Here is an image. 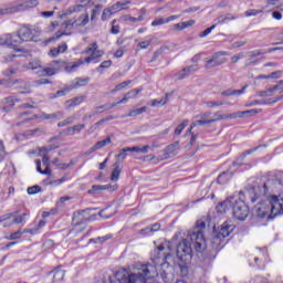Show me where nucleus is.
Instances as JSON below:
<instances>
[{"label":"nucleus","mask_w":283,"mask_h":283,"mask_svg":"<svg viewBox=\"0 0 283 283\" xmlns=\"http://www.w3.org/2000/svg\"><path fill=\"white\" fill-rule=\"evenodd\" d=\"M263 196L261 201L256 205L255 213L258 218H268V220H273L277 216L283 213V195H272L266 196V185H263Z\"/></svg>","instance_id":"obj_1"},{"label":"nucleus","mask_w":283,"mask_h":283,"mask_svg":"<svg viewBox=\"0 0 283 283\" xmlns=\"http://www.w3.org/2000/svg\"><path fill=\"white\" fill-rule=\"evenodd\" d=\"M255 114H258V112L255 109L241 111V112H237V113H232V114H228V115H223L220 112H218V113H216V118L214 119H209V120L198 119V120H195L191 124L190 128L188 129V134H191V129H193V127L211 125V123H216V120H229V119H233V118H249L251 116H255Z\"/></svg>","instance_id":"obj_2"},{"label":"nucleus","mask_w":283,"mask_h":283,"mask_svg":"<svg viewBox=\"0 0 283 283\" xmlns=\"http://www.w3.org/2000/svg\"><path fill=\"white\" fill-rule=\"evenodd\" d=\"M81 65H83L82 60H78L70 64H65V61L63 60H56V61H52L48 67H44L42 70V74H45V76H54V74H59V72H61L63 67L65 72L70 73V72H74L76 67H81Z\"/></svg>","instance_id":"obj_3"},{"label":"nucleus","mask_w":283,"mask_h":283,"mask_svg":"<svg viewBox=\"0 0 283 283\" xmlns=\"http://www.w3.org/2000/svg\"><path fill=\"white\" fill-rule=\"evenodd\" d=\"M191 247L196 249V245L191 242V239H189V234L177 245V258L180 262L179 266L181 271H185L188 262H191Z\"/></svg>","instance_id":"obj_4"},{"label":"nucleus","mask_w":283,"mask_h":283,"mask_svg":"<svg viewBox=\"0 0 283 283\" xmlns=\"http://www.w3.org/2000/svg\"><path fill=\"white\" fill-rule=\"evenodd\" d=\"M207 228V223L205 221H197L196 228L188 232V238L195 244V250L197 252H201L202 249H206L207 243L205 242L203 231Z\"/></svg>","instance_id":"obj_5"},{"label":"nucleus","mask_w":283,"mask_h":283,"mask_svg":"<svg viewBox=\"0 0 283 283\" xmlns=\"http://www.w3.org/2000/svg\"><path fill=\"white\" fill-rule=\"evenodd\" d=\"M165 251H171V245H170L169 241H161L157 245V248L151 252V260L155 264L151 266H154L156 269L157 264H159L158 261H160V260H161L160 266H163V269H165V266H167V260H169L171 254L167 253Z\"/></svg>","instance_id":"obj_6"},{"label":"nucleus","mask_w":283,"mask_h":283,"mask_svg":"<svg viewBox=\"0 0 283 283\" xmlns=\"http://www.w3.org/2000/svg\"><path fill=\"white\" fill-rule=\"evenodd\" d=\"M235 230V226L229 222H224L218 232H214L212 235L211 244L213 249H218L222 247V242H224V238H229L231 233Z\"/></svg>","instance_id":"obj_7"},{"label":"nucleus","mask_w":283,"mask_h":283,"mask_svg":"<svg viewBox=\"0 0 283 283\" xmlns=\"http://www.w3.org/2000/svg\"><path fill=\"white\" fill-rule=\"evenodd\" d=\"M239 199L232 197V213L237 220H247L249 217V206L242 199L243 192H239Z\"/></svg>","instance_id":"obj_8"},{"label":"nucleus","mask_w":283,"mask_h":283,"mask_svg":"<svg viewBox=\"0 0 283 283\" xmlns=\"http://www.w3.org/2000/svg\"><path fill=\"white\" fill-rule=\"evenodd\" d=\"M36 6H39V0H25L24 2L0 9V14H14V12H23L24 10H30V8H36Z\"/></svg>","instance_id":"obj_9"},{"label":"nucleus","mask_w":283,"mask_h":283,"mask_svg":"<svg viewBox=\"0 0 283 283\" xmlns=\"http://www.w3.org/2000/svg\"><path fill=\"white\" fill-rule=\"evenodd\" d=\"M82 54H88L83 63H96V61L105 54V51L98 49L97 42H93L82 52Z\"/></svg>","instance_id":"obj_10"},{"label":"nucleus","mask_w":283,"mask_h":283,"mask_svg":"<svg viewBox=\"0 0 283 283\" xmlns=\"http://www.w3.org/2000/svg\"><path fill=\"white\" fill-rule=\"evenodd\" d=\"M14 39L15 41H20V44L23 43L24 41H32L33 39L32 29H30L29 27L20 28V30H18V32L14 33Z\"/></svg>","instance_id":"obj_11"},{"label":"nucleus","mask_w":283,"mask_h":283,"mask_svg":"<svg viewBox=\"0 0 283 283\" xmlns=\"http://www.w3.org/2000/svg\"><path fill=\"white\" fill-rule=\"evenodd\" d=\"M14 33H7L0 35V45H7L8 48H19L21 41L14 39Z\"/></svg>","instance_id":"obj_12"},{"label":"nucleus","mask_w":283,"mask_h":283,"mask_svg":"<svg viewBox=\"0 0 283 283\" xmlns=\"http://www.w3.org/2000/svg\"><path fill=\"white\" fill-rule=\"evenodd\" d=\"M90 222V210H81L73 214V224L76 227Z\"/></svg>","instance_id":"obj_13"},{"label":"nucleus","mask_w":283,"mask_h":283,"mask_svg":"<svg viewBox=\"0 0 283 283\" xmlns=\"http://www.w3.org/2000/svg\"><path fill=\"white\" fill-rule=\"evenodd\" d=\"M87 23H90V14H86L85 17H83L82 22H77L74 19L67 20L64 23V28L65 30H73V28H83L87 25Z\"/></svg>","instance_id":"obj_14"},{"label":"nucleus","mask_w":283,"mask_h":283,"mask_svg":"<svg viewBox=\"0 0 283 283\" xmlns=\"http://www.w3.org/2000/svg\"><path fill=\"white\" fill-rule=\"evenodd\" d=\"M178 151H180V142L170 144L164 149L165 160H167V158H174V156H177Z\"/></svg>","instance_id":"obj_15"},{"label":"nucleus","mask_w":283,"mask_h":283,"mask_svg":"<svg viewBox=\"0 0 283 283\" xmlns=\"http://www.w3.org/2000/svg\"><path fill=\"white\" fill-rule=\"evenodd\" d=\"M167 269V270H165ZM174 268L169 266V263H166L165 268L161 266L160 270V275H161V280L165 283H171L174 282Z\"/></svg>","instance_id":"obj_16"},{"label":"nucleus","mask_w":283,"mask_h":283,"mask_svg":"<svg viewBox=\"0 0 283 283\" xmlns=\"http://www.w3.org/2000/svg\"><path fill=\"white\" fill-rule=\"evenodd\" d=\"M116 189H118V185H94L92 186V188L88 190V193L94 195V193H98L99 191H116Z\"/></svg>","instance_id":"obj_17"},{"label":"nucleus","mask_w":283,"mask_h":283,"mask_svg":"<svg viewBox=\"0 0 283 283\" xmlns=\"http://www.w3.org/2000/svg\"><path fill=\"white\" fill-rule=\"evenodd\" d=\"M200 69L198 67V64H193L190 66H187L186 69H184L182 71H180L177 74V78L179 81H182L184 78H187V76L195 74V72H198Z\"/></svg>","instance_id":"obj_18"},{"label":"nucleus","mask_w":283,"mask_h":283,"mask_svg":"<svg viewBox=\"0 0 283 283\" xmlns=\"http://www.w3.org/2000/svg\"><path fill=\"white\" fill-rule=\"evenodd\" d=\"M17 213H19V211H14V212H10V213H6V214L1 216L0 224L2 223V227L4 229H8V227H12V224H14V220L12 218H14V216H17Z\"/></svg>","instance_id":"obj_19"},{"label":"nucleus","mask_w":283,"mask_h":283,"mask_svg":"<svg viewBox=\"0 0 283 283\" xmlns=\"http://www.w3.org/2000/svg\"><path fill=\"white\" fill-rule=\"evenodd\" d=\"M90 84V77H76L69 85V90H78V87H85Z\"/></svg>","instance_id":"obj_20"},{"label":"nucleus","mask_w":283,"mask_h":283,"mask_svg":"<svg viewBox=\"0 0 283 283\" xmlns=\"http://www.w3.org/2000/svg\"><path fill=\"white\" fill-rule=\"evenodd\" d=\"M14 85H19L18 87L20 90H25L24 94H30L32 92V91H30V83L24 82L21 78L9 81V87H14Z\"/></svg>","instance_id":"obj_21"},{"label":"nucleus","mask_w":283,"mask_h":283,"mask_svg":"<svg viewBox=\"0 0 283 283\" xmlns=\"http://www.w3.org/2000/svg\"><path fill=\"white\" fill-rule=\"evenodd\" d=\"M85 98H87L85 95L77 96L66 101L64 105L66 109H72V107H78V105L83 104L85 102Z\"/></svg>","instance_id":"obj_22"},{"label":"nucleus","mask_w":283,"mask_h":283,"mask_svg":"<svg viewBox=\"0 0 283 283\" xmlns=\"http://www.w3.org/2000/svg\"><path fill=\"white\" fill-rule=\"evenodd\" d=\"M63 116H65V114L61 111H57L52 114L42 113L40 118H42L43 120H61Z\"/></svg>","instance_id":"obj_23"},{"label":"nucleus","mask_w":283,"mask_h":283,"mask_svg":"<svg viewBox=\"0 0 283 283\" xmlns=\"http://www.w3.org/2000/svg\"><path fill=\"white\" fill-rule=\"evenodd\" d=\"M231 205H233V197L228 198L227 200L217 206L218 213H227Z\"/></svg>","instance_id":"obj_24"},{"label":"nucleus","mask_w":283,"mask_h":283,"mask_svg":"<svg viewBox=\"0 0 283 283\" xmlns=\"http://www.w3.org/2000/svg\"><path fill=\"white\" fill-rule=\"evenodd\" d=\"M227 52L224 51H219L217 53H214L211 57L214 61V63H217V65H224V63H227Z\"/></svg>","instance_id":"obj_25"},{"label":"nucleus","mask_w":283,"mask_h":283,"mask_svg":"<svg viewBox=\"0 0 283 283\" xmlns=\"http://www.w3.org/2000/svg\"><path fill=\"white\" fill-rule=\"evenodd\" d=\"M282 10L283 4L280 3V0H266V4L262 8V10Z\"/></svg>","instance_id":"obj_26"},{"label":"nucleus","mask_w":283,"mask_h":283,"mask_svg":"<svg viewBox=\"0 0 283 283\" xmlns=\"http://www.w3.org/2000/svg\"><path fill=\"white\" fill-rule=\"evenodd\" d=\"M231 178H233V174L231 171H223L222 174H220L217 178V182L219 185H227V182H229V180H231Z\"/></svg>","instance_id":"obj_27"},{"label":"nucleus","mask_w":283,"mask_h":283,"mask_svg":"<svg viewBox=\"0 0 283 283\" xmlns=\"http://www.w3.org/2000/svg\"><path fill=\"white\" fill-rule=\"evenodd\" d=\"M249 85H244L241 90H227L222 92V96H242Z\"/></svg>","instance_id":"obj_28"},{"label":"nucleus","mask_w":283,"mask_h":283,"mask_svg":"<svg viewBox=\"0 0 283 283\" xmlns=\"http://www.w3.org/2000/svg\"><path fill=\"white\" fill-rule=\"evenodd\" d=\"M112 143V137L107 136L105 139L97 142L91 149V151H98L103 147H107Z\"/></svg>","instance_id":"obj_29"},{"label":"nucleus","mask_w":283,"mask_h":283,"mask_svg":"<svg viewBox=\"0 0 283 283\" xmlns=\"http://www.w3.org/2000/svg\"><path fill=\"white\" fill-rule=\"evenodd\" d=\"M283 92V81H281L277 85H275L274 87H271L269 90L265 91V97L266 96H273L274 94H282Z\"/></svg>","instance_id":"obj_30"},{"label":"nucleus","mask_w":283,"mask_h":283,"mask_svg":"<svg viewBox=\"0 0 283 283\" xmlns=\"http://www.w3.org/2000/svg\"><path fill=\"white\" fill-rule=\"evenodd\" d=\"M132 3V1L126 0L124 2H116L115 4H113L111 8L113 10V12H120L123 10H126L125 6H129Z\"/></svg>","instance_id":"obj_31"},{"label":"nucleus","mask_w":283,"mask_h":283,"mask_svg":"<svg viewBox=\"0 0 283 283\" xmlns=\"http://www.w3.org/2000/svg\"><path fill=\"white\" fill-rule=\"evenodd\" d=\"M63 277H65V271L59 268L53 271V282H63Z\"/></svg>","instance_id":"obj_32"},{"label":"nucleus","mask_w":283,"mask_h":283,"mask_svg":"<svg viewBox=\"0 0 283 283\" xmlns=\"http://www.w3.org/2000/svg\"><path fill=\"white\" fill-rule=\"evenodd\" d=\"M50 151H52V148H41L40 149V153L43 154L42 164L44 165V167L50 166V157H48V154H50Z\"/></svg>","instance_id":"obj_33"},{"label":"nucleus","mask_w":283,"mask_h":283,"mask_svg":"<svg viewBox=\"0 0 283 283\" xmlns=\"http://www.w3.org/2000/svg\"><path fill=\"white\" fill-rule=\"evenodd\" d=\"M84 129H85V124H78V125H74L72 127H69L67 132H69V134L74 136L75 134H81V132H83Z\"/></svg>","instance_id":"obj_34"},{"label":"nucleus","mask_w":283,"mask_h":283,"mask_svg":"<svg viewBox=\"0 0 283 283\" xmlns=\"http://www.w3.org/2000/svg\"><path fill=\"white\" fill-rule=\"evenodd\" d=\"M46 180H48L49 187H59L60 185H63V182L67 180V177L64 176L60 179L48 178Z\"/></svg>","instance_id":"obj_35"},{"label":"nucleus","mask_w":283,"mask_h":283,"mask_svg":"<svg viewBox=\"0 0 283 283\" xmlns=\"http://www.w3.org/2000/svg\"><path fill=\"white\" fill-rule=\"evenodd\" d=\"M247 196L250 198L252 205L258 202L262 196L258 195V191L255 189H250L247 191Z\"/></svg>","instance_id":"obj_36"},{"label":"nucleus","mask_w":283,"mask_h":283,"mask_svg":"<svg viewBox=\"0 0 283 283\" xmlns=\"http://www.w3.org/2000/svg\"><path fill=\"white\" fill-rule=\"evenodd\" d=\"M35 165H36V171H39V174H42L44 176H50L52 174V170L50 169V166H45L44 170L41 169V159H36Z\"/></svg>","instance_id":"obj_37"},{"label":"nucleus","mask_w":283,"mask_h":283,"mask_svg":"<svg viewBox=\"0 0 283 283\" xmlns=\"http://www.w3.org/2000/svg\"><path fill=\"white\" fill-rule=\"evenodd\" d=\"M112 14H116V12H114V10H112V7L111 8H105L102 12L101 20L102 21H109V19H112Z\"/></svg>","instance_id":"obj_38"},{"label":"nucleus","mask_w":283,"mask_h":283,"mask_svg":"<svg viewBox=\"0 0 283 283\" xmlns=\"http://www.w3.org/2000/svg\"><path fill=\"white\" fill-rule=\"evenodd\" d=\"M101 10H103V4H96L91 11V21H96L98 15L101 14Z\"/></svg>","instance_id":"obj_39"},{"label":"nucleus","mask_w":283,"mask_h":283,"mask_svg":"<svg viewBox=\"0 0 283 283\" xmlns=\"http://www.w3.org/2000/svg\"><path fill=\"white\" fill-rule=\"evenodd\" d=\"M107 120H112V117H105L98 120L97 123H95L93 126L90 127L88 129L90 134H94V132H96V129H98L101 125H103L104 123H107Z\"/></svg>","instance_id":"obj_40"},{"label":"nucleus","mask_w":283,"mask_h":283,"mask_svg":"<svg viewBox=\"0 0 283 283\" xmlns=\"http://www.w3.org/2000/svg\"><path fill=\"white\" fill-rule=\"evenodd\" d=\"M107 240H112V234H106L104 237L91 239L90 242H94L95 244H103V242H107Z\"/></svg>","instance_id":"obj_41"},{"label":"nucleus","mask_w":283,"mask_h":283,"mask_svg":"<svg viewBox=\"0 0 283 283\" xmlns=\"http://www.w3.org/2000/svg\"><path fill=\"white\" fill-rule=\"evenodd\" d=\"M189 125V120H184L181 124H179L175 129V136H180L185 129Z\"/></svg>","instance_id":"obj_42"},{"label":"nucleus","mask_w":283,"mask_h":283,"mask_svg":"<svg viewBox=\"0 0 283 283\" xmlns=\"http://www.w3.org/2000/svg\"><path fill=\"white\" fill-rule=\"evenodd\" d=\"M147 112V107L144 106L142 108L133 109L128 113L129 117L140 116V114H145Z\"/></svg>","instance_id":"obj_43"},{"label":"nucleus","mask_w":283,"mask_h":283,"mask_svg":"<svg viewBox=\"0 0 283 283\" xmlns=\"http://www.w3.org/2000/svg\"><path fill=\"white\" fill-rule=\"evenodd\" d=\"M75 120H76V117L70 116L66 119L59 122L57 127H65L67 125H72V123H74Z\"/></svg>","instance_id":"obj_44"},{"label":"nucleus","mask_w":283,"mask_h":283,"mask_svg":"<svg viewBox=\"0 0 283 283\" xmlns=\"http://www.w3.org/2000/svg\"><path fill=\"white\" fill-rule=\"evenodd\" d=\"M3 103L9 105V107H14V104L19 103V98L17 96H9L3 99Z\"/></svg>","instance_id":"obj_45"},{"label":"nucleus","mask_w":283,"mask_h":283,"mask_svg":"<svg viewBox=\"0 0 283 283\" xmlns=\"http://www.w3.org/2000/svg\"><path fill=\"white\" fill-rule=\"evenodd\" d=\"M25 218H28V213H22L20 217H17V214L14 217H12L13 219V224H23V222H25Z\"/></svg>","instance_id":"obj_46"},{"label":"nucleus","mask_w":283,"mask_h":283,"mask_svg":"<svg viewBox=\"0 0 283 283\" xmlns=\"http://www.w3.org/2000/svg\"><path fill=\"white\" fill-rule=\"evenodd\" d=\"M130 84H132V80L124 81V82L117 84L112 92L113 93L114 92H120V90H125V87H127V85H130Z\"/></svg>","instance_id":"obj_47"},{"label":"nucleus","mask_w":283,"mask_h":283,"mask_svg":"<svg viewBox=\"0 0 283 283\" xmlns=\"http://www.w3.org/2000/svg\"><path fill=\"white\" fill-rule=\"evenodd\" d=\"M218 62H216L213 60V57H211L210 60H207L206 63H205V70H213V67H218Z\"/></svg>","instance_id":"obj_48"},{"label":"nucleus","mask_w":283,"mask_h":283,"mask_svg":"<svg viewBox=\"0 0 283 283\" xmlns=\"http://www.w3.org/2000/svg\"><path fill=\"white\" fill-rule=\"evenodd\" d=\"M167 96H169V94H166L165 98L153 99L151 107H160V105H167Z\"/></svg>","instance_id":"obj_49"},{"label":"nucleus","mask_w":283,"mask_h":283,"mask_svg":"<svg viewBox=\"0 0 283 283\" xmlns=\"http://www.w3.org/2000/svg\"><path fill=\"white\" fill-rule=\"evenodd\" d=\"M140 92H143V88H133L128 91L126 95L128 99L132 101V98H136L137 94H140Z\"/></svg>","instance_id":"obj_50"},{"label":"nucleus","mask_w":283,"mask_h":283,"mask_svg":"<svg viewBox=\"0 0 283 283\" xmlns=\"http://www.w3.org/2000/svg\"><path fill=\"white\" fill-rule=\"evenodd\" d=\"M165 50H167V46H161L159 48L153 55L151 57V62L154 61H158V59H160V56H163V52H165Z\"/></svg>","instance_id":"obj_51"},{"label":"nucleus","mask_w":283,"mask_h":283,"mask_svg":"<svg viewBox=\"0 0 283 283\" xmlns=\"http://www.w3.org/2000/svg\"><path fill=\"white\" fill-rule=\"evenodd\" d=\"M118 178H120V169L118 168V166H116L114 169H113V172L111 175V180L113 182H116V180H118Z\"/></svg>","instance_id":"obj_52"},{"label":"nucleus","mask_w":283,"mask_h":283,"mask_svg":"<svg viewBox=\"0 0 283 283\" xmlns=\"http://www.w3.org/2000/svg\"><path fill=\"white\" fill-rule=\"evenodd\" d=\"M111 34H119L120 33V25L116 24V19L111 22Z\"/></svg>","instance_id":"obj_53"},{"label":"nucleus","mask_w":283,"mask_h":283,"mask_svg":"<svg viewBox=\"0 0 283 283\" xmlns=\"http://www.w3.org/2000/svg\"><path fill=\"white\" fill-rule=\"evenodd\" d=\"M29 70H41L43 72V64L41 62H30L29 63Z\"/></svg>","instance_id":"obj_54"},{"label":"nucleus","mask_w":283,"mask_h":283,"mask_svg":"<svg viewBox=\"0 0 283 283\" xmlns=\"http://www.w3.org/2000/svg\"><path fill=\"white\" fill-rule=\"evenodd\" d=\"M112 67V61L107 60L101 63V65L97 67V72H103V70H107Z\"/></svg>","instance_id":"obj_55"},{"label":"nucleus","mask_w":283,"mask_h":283,"mask_svg":"<svg viewBox=\"0 0 283 283\" xmlns=\"http://www.w3.org/2000/svg\"><path fill=\"white\" fill-rule=\"evenodd\" d=\"M222 105H224L223 102H216V101L206 102V107H209L210 109H213L216 107H220Z\"/></svg>","instance_id":"obj_56"},{"label":"nucleus","mask_w":283,"mask_h":283,"mask_svg":"<svg viewBox=\"0 0 283 283\" xmlns=\"http://www.w3.org/2000/svg\"><path fill=\"white\" fill-rule=\"evenodd\" d=\"M263 10L250 9L244 12V17H258Z\"/></svg>","instance_id":"obj_57"},{"label":"nucleus","mask_w":283,"mask_h":283,"mask_svg":"<svg viewBox=\"0 0 283 283\" xmlns=\"http://www.w3.org/2000/svg\"><path fill=\"white\" fill-rule=\"evenodd\" d=\"M29 196H34V193H40L41 187L40 186H32L28 188Z\"/></svg>","instance_id":"obj_58"},{"label":"nucleus","mask_w":283,"mask_h":283,"mask_svg":"<svg viewBox=\"0 0 283 283\" xmlns=\"http://www.w3.org/2000/svg\"><path fill=\"white\" fill-rule=\"evenodd\" d=\"M212 30H216V24L211 25L210 28H207L203 32H201L199 34L200 39H205V36H209Z\"/></svg>","instance_id":"obj_59"},{"label":"nucleus","mask_w":283,"mask_h":283,"mask_svg":"<svg viewBox=\"0 0 283 283\" xmlns=\"http://www.w3.org/2000/svg\"><path fill=\"white\" fill-rule=\"evenodd\" d=\"M127 147L119 150L118 155L116 156L117 160H125L127 158Z\"/></svg>","instance_id":"obj_60"},{"label":"nucleus","mask_w":283,"mask_h":283,"mask_svg":"<svg viewBox=\"0 0 283 283\" xmlns=\"http://www.w3.org/2000/svg\"><path fill=\"white\" fill-rule=\"evenodd\" d=\"M149 45H151V40L142 41L137 44L139 50H147V48H149Z\"/></svg>","instance_id":"obj_61"},{"label":"nucleus","mask_w":283,"mask_h":283,"mask_svg":"<svg viewBox=\"0 0 283 283\" xmlns=\"http://www.w3.org/2000/svg\"><path fill=\"white\" fill-rule=\"evenodd\" d=\"M69 92H72V88H70V84L66 85L63 90L56 92V96H65V94H69Z\"/></svg>","instance_id":"obj_62"},{"label":"nucleus","mask_w":283,"mask_h":283,"mask_svg":"<svg viewBox=\"0 0 283 283\" xmlns=\"http://www.w3.org/2000/svg\"><path fill=\"white\" fill-rule=\"evenodd\" d=\"M2 74L4 76H12L13 74H17V69L10 66L9 69L4 70Z\"/></svg>","instance_id":"obj_63"},{"label":"nucleus","mask_w":283,"mask_h":283,"mask_svg":"<svg viewBox=\"0 0 283 283\" xmlns=\"http://www.w3.org/2000/svg\"><path fill=\"white\" fill-rule=\"evenodd\" d=\"M244 52H240L239 54L231 57L232 63H238V61H241V59H244Z\"/></svg>","instance_id":"obj_64"}]
</instances>
